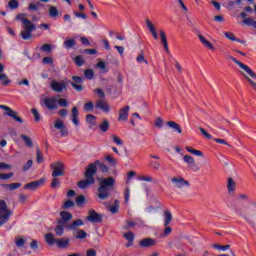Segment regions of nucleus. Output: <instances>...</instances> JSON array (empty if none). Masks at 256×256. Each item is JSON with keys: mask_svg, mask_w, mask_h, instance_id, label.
Masks as SVG:
<instances>
[{"mask_svg": "<svg viewBox=\"0 0 256 256\" xmlns=\"http://www.w3.org/2000/svg\"><path fill=\"white\" fill-rule=\"evenodd\" d=\"M167 126L173 129L174 131H177L179 134L183 133V129H181V125L177 124L175 121H168Z\"/></svg>", "mask_w": 256, "mask_h": 256, "instance_id": "nucleus-31", "label": "nucleus"}, {"mask_svg": "<svg viewBox=\"0 0 256 256\" xmlns=\"http://www.w3.org/2000/svg\"><path fill=\"white\" fill-rule=\"evenodd\" d=\"M31 113L34 116V121H36V123H39V121H41V114H39V110L33 108L31 109Z\"/></svg>", "mask_w": 256, "mask_h": 256, "instance_id": "nucleus-47", "label": "nucleus"}, {"mask_svg": "<svg viewBox=\"0 0 256 256\" xmlns=\"http://www.w3.org/2000/svg\"><path fill=\"white\" fill-rule=\"evenodd\" d=\"M240 69H242V71H243V72H241L243 77L251 85L252 89H254V91H256V73L249 66H247L245 64H242L240 66Z\"/></svg>", "mask_w": 256, "mask_h": 256, "instance_id": "nucleus-3", "label": "nucleus"}, {"mask_svg": "<svg viewBox=\"0 0 256 256\" xmlns=\"http://www.w3.org/2000/svg\"><path fill=\"white\" fill-rule=\"evenodd\" d=\"M14 243L16 247L21 248V247H25V243H27V240H25V238L15 237Z\"/></svg>", "mask_w": 256, "mask_h": 256, "instance_id": "nucleus-38", "label": "nucleus"}, {"mask_svg": "<svg viewBox=\"0 0 256 256\" xmlns=\"http://www.w3.org/2000/svg\"><path fill=\"white\" fill-rule=\"evenodd\" d=\"M198 129L202 133V135L204 137H206V139H213V136H211V134H209V132H207V130H205V128L199 127Z\"/></svg>", "mask_w": 256, "mask_h": 256, "instance_id": "nucleus-57", "label": "nucleus"}, {"mask_svg": "<svg viewBox=\"0 0 256 256\" xmlns=\"http://www.w3.org/2000/svg\"><path fill=\"white\" fill-rule=\"evenodd\" d=\"M13 215V210L9 209L5 200H0V227H3Z\"/></svg>", "mask_w": 256, "mask_h": 256, "instance_id": "nucleus-4", "label": "nucleus"}, {"mask_svg": "<svg viewBox=\"0 0 256 256\" xmlns=\"http://www.w3.org/2000/svg\"><path fill=\"white\" fill-rule=\"evenodd\" d=\"M105 159L110 165H112V167H115V165H117V160H115V158H113L111 155H107Z\"/></svg>", "mask_w": 256, "mask_h": 256, "instance_id": "nucleus-56", "label": "nucleus"}, {"mask_svg": "<svg viewBox=\"0 0 256 256\" xmlns=\"http://www.w3.org/2000/svg\"><path fill=\"white\" fill-rule=\"evenodd\" d=\"M8 6L10 7V9H17L19 7V1L10 0Z\"/></svg>", "mask_w": 256, "mask_h": 256, "instance_id": "nucleus-59", "label": "nucleus"}, {"mask_svg": "<svg viewBox=\"0 0 256 256\" xmlns=\"http://www.w3.org/2000/svg\"><path fill=\"white\" fill-rule=\"evenodd\" d=\"M213 248L217 249L218 251H227L228 249H231V245L213 244Z\"/></svg>", "mask_w": 256, "mask_h": 256, "instance_id": "nucleus-46", "label": "nucleus"}, {"mask_svg": "<svg viewBox=\"0 0 256 256\" xmlns=\"http://www.w3.org/2000/svg\"><path fill=\"white\" fill-rule=\"evenodd\" d=\"M83 225H84L83 220L77 219L72 223L66 225V229H68L69 231H72V233H75V231H79L80 230L79 228L83 227Z\"/></svg>", "mask_w": 256, "mask_h": 256, "instance_id": "nucleus-18", "label": "nucleus"}, {"mask_svg": "<svg viewBox=\"0 0 256 256\" xmlns=\"http://www.w3.org/2000/svg\"><path fill=\"white\" fill-rule=\"evenodd\" d=\"M40 51L44 53H51V44H44L40 47Z\"/></svg>", "mask_w": 256, "mask_h": 256, "instance_id": "nucleus-62", "label": "nucleus"}, {"mask_svg": "<svg viewBox=\"0 0 256 256\" xmlns=\"http://www.w3.org/2000/svg\"><path fill=\"white\" fill-rule=\"evenodd\" d=\"M71 207H75V202H73L72 200H67L66 202H64L62 209H71Z\"/></svg>", "mask_w": 256, "mask_h": 256, "instance_id": "nucleus-51", "label": "nucleus"}, {"mask_svg": "<svg viewBox=\"0 0 256 256\" xmlns=\"http://www.w3.org/2000/svg\"><path fill=\"white\" fill-rule=\"evenodd\" d=\"M126 241H135V234L133 232L124 233Z\"/></svg>", "mask_w": 256, "mask_h": 256, "instance_id": "nucleus-58", "label": "nucleus"}, {"mask_svg": "<svg viewBox=\"0 0 256 256\" xmlns=\"http://www.w3.org/2000/svg\"><path fill=\"white\" fill-rule=\"evenodd\" d=\"M36 161L37 163H43V153H41L39 148H36Z\"/></svg>", "mask_w": 256, "mask_h": 256, "instance_id": "nucleus-49", "label": "nucleus"}, {"mask_svg": "<svg viewBox=\"0 0 256 256\" xmlns=\"http://www.w3.org/2000/svg\"><path fill=\"white\" fill-rule=\"evenodd\" d=\"M93 109H95V105L93 104V102H87L84 104L85 111L91 112V111H93Z\"/></svg>", "mask_w": 256, "mask_h": 256, "instance_id": "nucleus-50", "label": "nucleus"}, {"mask_svg": "<svg viewBox=\"0 0 256 256\" xmlns=\"http://www.w3.org/2000/svg\"><path fill=\"white\" fill-rule=\"evenodd\" d=\"M235 213H237V215H239V217H242L244 219V221H246V223H248V225H250V227L255 229L256 223H255V220L253 219L256 215L255 210H252L250 214H244L243 210L236 209Z\"/></svg>", "mask_w": 256, "mask_h": 256, "instance_id": "nucleus-8", "label": "nucleus"}, {"mask_svg": "<svg viewBox=\"0 0 256 256\" xmlns=\"http://www.w3.org/2000/svg\"><path fill=\"white\" fill-rule=\"evenodd\" d=\"M119 205H120L119 200H115V201H114V205L108 207V210L110 211V213H112L113 215H115L116 213H119Z\"/></svg>", "mask_w": 256, "mask_h": 256, "instance_id": "nucleus-37", "label": "nucleus"}, {"mask_svg": "<svg viewBox=\"0 0 256 256\" xmlns=\"http://www.w3.org/2000/svg\"><path fill=\"white\" fill-rule=\"evenodd\" d=\"M198 39H200V43H202L204 47H206L207 49H211V51H215V46H213V44L209 40H206L203 35L199 34Z\"/></svg>", "mask_w": 256, "mask_h": 256, "instance_id": "nucleus-28", "label": "nucleus"}, {"mask_svg": "<svg viewBox=\"0 0 256 256\" xmlns=\"http://www.w3.org/2000/svg\"><path fill=\"white\" fill-rule=\"evenodd\" d=\"M44 183L45 179L41 178L39 180L25 184L24 189H31V191H35V189H39V187H41V185H44Z\"/></svg>", "mask_w": 256, "mask_h": 256, "instance_id": "nucleus-19", "label": "nucleus"}, {"mask_svg": "<svg viewBox=\"0 0 256 256\" xmlns=\"http://www.w3.org/2000/svg\"><path fill=\"white\" fill-rule=\"evenodd\" d=\"M73 237H75V239H87V232H85V230H78L73 232Z\"/></svg>", "mask_w": 256, "mask_h": 256, "instance_id": "nucleus-33", "label": "nucleus"}, {"mask_svg": "<svg viewBox=\"0 0 256 256\" xmlns=\"http://www.w3.org/2000/svg\"><path fill=\"white\" fill-rule=\"evenodd\" d=\"M75 65L77 67H83V64L85 63V58H83V56L78 55L73 59Z\"/></svg>", "mask_w": 256, "mask_h": 256, "instance_id": "nucleus-39", "label": "nucleus"}, {"mask_svg": "<svg viewBox=\"0 0 256 256\" xmlns=\"http://www.w3.org/2000/svg\"><path fill=\"white\" fill-rule=\"evenodd\" d=\"M21 139L24 141L26 147H33V140L29 136L22 134Z\"/></svg>", "mask_w": 256, "mask_h": 256, "instance_id": "nucleus-42", "label": "nucleus"}, {"mask_svg": "<svg viewBox=\"0 0 256 256\" xmlns=\"http://www.w3.org/2000/svg\"><path fill=\"white\" fill-rule=\"evenodd\" d=\"M89 185H95V181H93L89 178H86V179L78 182L79 189H87V187H89Z\"/></svg>", "mask_w": 256, "mask_h": 256, "instance_id": "nucleus-29", "label": "nucleus"}, {"mask_svg": "<svg viewBox=\"0 0 256 256\" xmlns=\"http://www.w3.org/2000/svg\"><path fill=\"white\" fill-rule=\"evenodd\" d=\"M71 117H72V123H74L76 127H79V110L77 109L76 106L72 108Z\"/></svg>", "mask_w": 256, "mask_h": 256, "instance_id": "nucleus-26", "label": "nucleus"}, {"mask_svg": "<svg viewBox=\"0 0 256 256\" xmlns=\"http://www.w3.org/2000/svg\"><path fill=\"white\" fill-rule=\"evenodd\" d=\"M173 221V214H171V211L165 210L164 211V227H168L170 223Z\"/></svg>", "mask_w": 256, "mask_h": 256, "instance_id": "nucleus-30", "label": "nucleus"}, {"mask_svg": "<svg viewBox=\"0 0 256 256\" xmlns=\"http://www.w3.org/2000/svg\"><path fill=\"white\" fill-rule=\"evenodd\" d=\"M61 219L58 221L60 225H65V223L71 221L73 219V214L71 212L62 211L60 212Z\"/></svg>", "mask_w": 256, "mask_h": 256, "instance_id": "nucleus-22", "label": "nucleus"}, {"mask_svg": "<svg viewBox=\"0 0 256 256\" xmlns=\"http://www.w3.org/2000/svg\"><path fill=\"white\" fill-rule=\"evenodd\" d=\"M145 23L149 33H151L153 39L157 41V39H159V34H157V28L155 27V24H153L149 18L145 19Z\"/></svg>", "mask_w": 256, "mask_h": 256, "instance_id": "nucleus-14", "label": "nucleus"}, {"mask_svg": "<svg viewBox=\"0 0 256 256\" xmlns=\"http://www.w3.org/2000/svg\"><path fill=\"white\" fill-rule=\"evenodd\" d=\"M33 167V160H28L27 163L22 167V171L25 173Z\"/></svg>", "mask_w": 256, "mask_h": 256, "instance_id": "nucleus-53", "label": "nucleus"}, {"mask_svg": "<svg viewBox=\"0 0 256 256\" xmlns=\"http://www.w3.org/2000/svg\"><path fill=\"white\" fill-rule=\"evenodd\" d=\"M240 17L244 19V25H248V27H253V29H256V21L253 20V18H247V14L245 12H241Z\"/></svg>", "mask_w": 256, "mask_h": 256, "instance_id": "nucleus-24", "label": "nucleus"}, {"mask_svg": "<svg viewBox=\"0 0 256 256\" xmlns=\"http://www.w3.org/2000/svg\"><path fill=\"white\" fill-rule=\"evenodd\" d=\"M0 109H3V111H6L5 115H7V117H11V119L16 121V123H23V118L19 117V114L17 113V111L11 109V107L0 105Z\"/></svg>", "mask_w": 256, "mask_h": 256, "instance_id": "nucleus-9", "label": "nucleus"}, {"mask_svg": "<svg viewBox=\"0 0 256 256\" xmlns=\"http://www.w3.org/2000/svg\"><path fill=\"white\" fill-rule=\"evenodd\" d=\"M99 129L102 133H107V131H109V121L103 120L102 123L99 125Z\"/></svg>", "mask_w": 256, "mask_h": 256, "instance_id": "nucleus-40", "label": "nucleus"}, {"mask_svg": "<svg viewBox=\"0 0 256 256\" xmlns=\"http://www.w3.org/2000/svg\"><path fill=\"white\" fill-rule=\"evenodd\" d=\"M171 183L176 189H183V187H189L191 184L181 176H175L171 178Z\"/></svg>", "mask_w": 256, "mask_h": 256, "instance_id": "nucleus-10", "label": "nucleus"}, {"mask_svg": "<svg viewBox=\"0 0 256 256\" xmlns=\"http://www.w3.org/2000/svg\"><path fill=\"white\" fill-rule=\"evenodd\" d=\"M186 151H188V153H191L192 155H196V157H203V152L193 147L186 146Z\"/></svg>", "mask_w": 256, "mask_h": 256, "instance_id": "nucleus-35", "label": "nucleus"}, {"mask_svg": "<svg viewBox=\"0 0 256 256\" xmlns=\"http://www.w3.org/2000/svg\"><path fill=\"white\" fill-rule=\"evenodd\" d=\"M72 80L73 82H70V85L73 87V89H75V91L81 93V91H83V85L81 84L83 83V78L79 76H73Z\"/></svg>", "mask_w": 256, "mask_h": 256, "instance_id": "nucleus-15", "label": "nucleus"}, {"mask_svg": "<svg viewBox=\"0 0 256 256\" xmlns=\"http://www.w3.org/2000/svg\"><path fill=\"white\" fill-rule=\"evenodd\" d=\"M94 93L100 97V99H105V92H103V89L101 88H96L94 89Z\"/></svg>", "mask_w": 256, "mask_h": 256, "instance_id": "nucleus-61", "label": "nucleus"}, {"mask_svg": "<svg viewBox=\"0 0 256 256\" xmlns=\"http://www.w3.org/2000/svg\"><path fill=\"white\" fill-rule=\"evenodd\" d=\"M9 83H11V79H9V76H7V74L2 72L0 74V85L7 86L9 85Z\"/></svg>", "mask_w": 256, "mask_h": 256, "instance_id": "nucleus-36", "label": "nucleus"}, {"mask_svg": "<svg viewBox=\"0 0 256 256\" xmlns=\"http://www.w3.org/2000/svg\"><path fill=\"white\" fill-rule=\"evenodd\" d=\"M45 241L47 245L53 246L56 244L58 249H69L71 245V239L69 237L55 238L53 233H48L45 235Z\"/></svg>", "mask_w": 256, "mask_h": 256, "instance_id": "nucleus-2", "label": "nucleus"}, {"mask_svg": "<svg viewBox=\"0 0 256 256\" xmlns=\"http://www.w3.org/2000/svg\"><path fill=\"white\" fill-rule=\"evenodd\" d=\"M50 87L52 91H55V93H63V91L67 89V83H65L64 81H52Z\"/></svg>", "mask_w": 256, "mask_h": 256, "instance_id": "nucleus-13", "label": "nucleus"}, {"mask_svg": "<svg viewBox=\"0 0 256 256\" xmlns=\"http://www.w3.org/2000/svg\"><path fill=\"white\" fill-rule=\"evenodd\" d=\"M48 7V15L51 19H57L59 18V16L61 15V13H59V9L56 6H53L51 4L47 5Z\"/></svg>", "mask_w": 256, "mask_h": 256, "instance_id": "nucleus-23", "label": "nucleus"}, {"mask_svg": "<svg viewBox=\"0 0 256 256\" xmlns=\"http://www.w3.org/2000/svg\"><path fill=\"white\" fill-rule=\"evenodd\" d=\"M136 61L138 63H145V65H149V62L147 61V59H145V54L143 52H141L138 57L136 58Z\"/></svg>", "mask_w": 256, "mask_h": 256, "instance_id": "nucleus-48", "label": "nucleus"}, {"mask_svg": "<svg viewBox=\"0 0 256 256\" xmlns=\"http://www.w3.org/2000/svg\"><path fill=\"white\" fill-rule=\"evenodd\" d=\"M75 45H77L75 39H68L64 41L65 49H72V47H75Z\"/></svg>", "mask_w": 256, "mask_h": 256, "instance_id": "nucleus-41", "label": "nucleus"}, {"mask_svg": "<svg viewBox=\"0 0 256 256\" xmlns=\"http://www.w3.org/2000/svg\"><path fill=\"white\" fill-rule=\"evenodd\" d=\"M84 77L91 81V79L95 77V72L93 71V69L88 68L84 71Z\"/></svg>", "mask_w": 256, "mask_h": 256, "instance_id": "nucleus-44", "label": "nucleus"}, {"mask_svg": "<svg viewBox=\"0 0 256 256\" xmlns=\"http://www.w3.org/2000/svg\"><path fill=\"white\" fill-rule=\"evenodd\" d=\"M75 201H76V205H78V207H81V205L85 203V196L79 195L76 197Z\"/></svg>", "mask_w": 256, "mask_h": 256, "instance_id": "nucleus-55", "label": "nucleus"}, {"mask_svg": "<svg viewBox=\"0 0 256 256\" xmlns=\"http://www.w3.org/2000/svg\"><path fill=\"white\" fill-rule=\"evenodd\" d=\"M86 122L90 125H96L97 124V117L93 114L86 115Z\"/></svg>", "mask_w": 256, "mask_h": 256, "instance_id": "nucleus-43", "label": "nucleus"}, {"mask_svg": "<svg viewBox=\"0 0 256 256\" xmlns=\"http://www.w3.org/2000/svg\"><path fill=\"white\" fill-rule=\"evenodd\" d=\"M57 105H60V107H67L69 103L67 102V99L60 98L59 100H57Z\"/></svg>", "mask_w": 256, "mask_h": 256, "instance_id": "nucleus-64", "label": "nucleus"}, {"mask_svg": "<svg viewBox=\"0 0 256 256\" xmlns=\"http://www.w3.org/2000/svg\"><path fill=\"white\" fill-rule=\"evenodd\" d=\"M87 221L90 223H101L103 221V215L97 213L94 209L88 211Z\"/></svg>", "mask_w": 256, "mask_h": 256, "instance_id": "nucleus-11", "label": "nucleus"}, {"mask_svg": "<svg viewBox=\"0 0 256 256\" xmlns=\"http://www.w3.org/2000/svg\"><path fill=\"white\" fill-rule=\"evenodd\" d=\"M99 186L97 189V197L101 199V201H106L111 197V193L115 191V178L113 177H106L100 178L98 180Z\"/></svg>", "mask_w": 256, "mask_h": 256, "instance_id": "nucleus-1", "label": "nucleus"}, {"mask_svg": "<svg viewBox=\"0 0 256 256\" xmlns=\"http://www.w3.org/2000/svg\"><path fill=\"white\" fill-rule=\"evenodd\" d=\"M139 245L144 248L155 247V245H157V240L153 238H144L140 240Z\"/></svg>", "mask_w": 256, "mask_h": 256, "instance_id": "nucleus-21", "label": "nucleus"}, {"mask_svg": "<svg viewBox=\"0 0 256 256\" xmlns=\"http://www.w3.org/2000/svg\"><path fill=\"white\" fill-rule=\"evenodd\" d=\"M159 34H160V39L166 53H169V43L167 42V34H165V30L160 29Z\"/></svg>", "mask_w": 256, "mask_h": 256, "instance_id": "nucleus-25", "label": "nucleus"}, {"mask_svg": "<svg viewBox=\"0 0 256 256\" xmlns=\"http://www.w3.org/2000/svg\"><path fill=\"white\" fill-rule=\"evenodd\" d=\"M42 103L49 111H55L58 107L57 98L55 97H46L42 100Z\"/></svg>", "mask_w": 256, "mask_h": 256, "instance_id": "nucleus-12", "label": "nucleus"}, {"mask_svg": "<svg viewBox=\"0 0 256 256\" xmlns=\"http://www.w3.org/2000/svg\"><path fill=\"white\" fill-rule=\"evenodd\" d=\"M183 159H184V162L187 163V165L190 168L196 167L197 164H195V158H193V156L187 154V155H184Z\"/></svg>", "mask_w": 256, "mask_h": 256, "instance_id": "nucleus-32", "label": "nucleus"}, {"mask_svg": "<svg viewBox=\"0 0 256 256\" xmlns=\"http://www.w3.org/2000/svg\"><path fill=\"white\" fill-rule=\"evenodd\" d=\"M24 30L21 31L20 36L24 41H27L33 37V31H35V24L31 20H25L23 23Z\"/></svg>", "mask_w": 256, "mask_h": 256, "instance_id": "nucleus-5", "label": "nucleus"}, {"mask_svg": "<svg viewBox=\"0 0 256 256\" xmlns=\"http://www.w3.org/2000/svg\"><path fill=\"white\" fill-rule=\"evenodd\" d=\"M129 111H131L130 106L121 108L118 112V121H127V119H129Z\"/></svg>", "mask_w": 256, "mask_h": 256, "instance_id": "nucleus-20", "label": "nucleus"}, {"mask_svg": "<svg viewBox=\"0 0 256 256\" xmlns=\"http://www.w3.org/2000/svg\"><path fill=\"white\" fill-rule=\"evenodd\" d=\"M226 39H229V41H237V37H235V34L233 32H225L224 33Z\"/></svg>", "mask_w": 256, "mask_h": 256, "instance_id": "nucleus-54", "label": "nucleus"}, {"mask_svg": "<svg viewBox=\"0 0 256 256\" xmlns=\"http://www.w3.org/2000/svg\"><path fill=\"white\" fill-rule=\"evenodd\" d=\"M54 231L57 237H63V234L65 233V228H63V225H57L54 228Z\"/></svg>", "mask_w": 256, "mask_h": 256, "instance_id": "nucleus-45", "label": "nucleus"}, {"mask_svg": "<svg viewBox=\"0 0 256 256\" xmlns=\"http://www.w3.org/2000/svg\"><path fill=\"white\" fill-rule=\"evenodd\" d=\"M227 189L229 195H233L235 193V189H237V182H235L233 178H228Z\"/></svg>", "mask_w": 256, "mask_h": 256, "instance_id": "nucleus-27", "label": "nucleus"}, {"mask_svg": "<svg viewBox=\"0 0 256 256\" xmlns=\"http://www.w3.org/2000/svg\"><path fill=\"white\" fill-rule=\"evenodd\" d=\"M50 169L52 171V177H63L65 175V164L61 161L50 164Z\"/></svg>", "mask_w": 256, "mask_h": 256, "instance_id": "nucleus-7", "label": "nucleus"}, {"mask_svg": "<svg viewBox=\"0 0 256 256\" xmlns=\"http://www.w3.org/2000/svg\"><path fill=\"white\" fill-rule=\"evenodd\" d=\"M13 175H14L13 172L8 173V174L0 173V179L2 181H7V180L11 179V177H13Z\"/></svg>", "mask_w": 256, "mask_h": 256, "instance_id": "nucleus-60", "label": "nucleus"}, {"mask_svg": "<svg viewBox=\"0 0 256 256\" xmlns=\"http://www.w3.org/2000/svg\"><path fill=\"white\" fill-rule=\"evenodd\" d=\"M95 107L96 109H100V111H103L104 113H109V111H111V107L109 106V103H107V100H105V98L96 101Z\"/></svg>", "mask_w": 256, "mask_h": 256, "instance_id": "nucleus-17", "label": "nucleus"}, {"mask_svg": "<svg viewBox=\"0 0 256 256\" xmlns=\"http://www.w3.org/2000/svg\"><path fill=\"white\" fill-rule=\"evenodd\" d=\"M164 232L161 234V237H169L171 235L173 228L171 226H165Z\"/></svg>", "mask_w": 256, "mask_h": 256, "instance_id": "nucleus-52", "label": "nucleus"}, {"mask_svg": "<svg viewBox=\"0 0 256 256\" xmlns=\"http://www.w3.org/2000/svg\"><path fill=\"white\" fill-rule=\"evenodd\" d=\"M97 165H101V161L96 160L94 163H90L86 171L84 172L85 179H90L95 182V175H97Z\"/></svg>", "mask_w": 256, "mask_h": 256, "instance_id": "nucleus-6", "label": "nucleus"}, {"mask_svg": "<svg viewBox=\"0 0 256 256\" xmlns=\"http://www.w3.org/2000/svg\"><path fill=\"white\" fill-rule=\"evenodd\" d=\"M61 185V182L57 177H53L51 187L52 189H55V187H59Z\"/></svg>", "mask_w": 256, "mask_h": 256, "instance_id": "nucleus-63", "label": "nucleus"}, {"mask_svg": "<svg viewBox=\"0 0 256 256\" xmlns=\"http://www.w3.org/2000/svg\"><path fill=\"white\" fill-rule=\"evenodd\" d=\"M1 187L8 189V191H15V189L21 187V183L1 184Z\"/></svg>", "mask_w": 256, "mask_h": 256, "instance_id": "nucleus-34", "label": "nucleus"}, {"mask_svg": "<svg viewBox=\"0 0 256 256\" xmlns=\"http://www.w3.org/2000/svg\"><path fill=\"white\" fill-rule=\"evenodd\" d=\"M55 129H59L62 137H67L69 135V130H67V126L63 123V120L57 119L54 124Z\"/></svg>", "mask_w": 256, "mask_h": 256, "instance_id": "nucleus-16", "label": "nucleus"}]
</instances>
